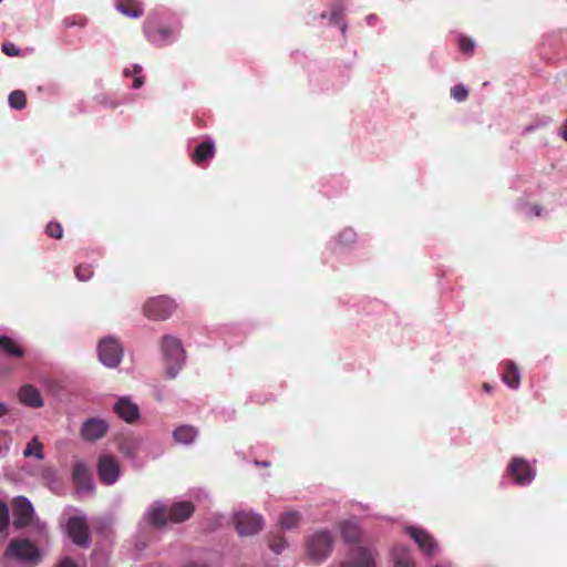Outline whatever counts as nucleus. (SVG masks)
I'll return each instance as SVG.
<instances>
[{
    "instance_id": "1",
    "label": "nucleus",
    "mask_w": 567,
    "mask_h": 567,
    "mask_svg": "<svg viewBox=\"0 0 567 567\" xmlns=\"http://www.w3.org/2000/svg\"><path fill=\"white\" fill-rule=\"evenodd\" d=\"M195 512V506L192 502L182 501L172 504L171 506L154 504L150 507L146 515V522L154 528H163L168 523L181 524Z\"/></svg>"
},
{
    "instance_id": "2",
    "label": "nucleus",
    "mask_w": 567,
    "mask_h": 567,
    "mask_svg": "<svg viewBox=\"0 0 567 567\" xmlns=\"http://www.w3.org/2000/svg\"><path fill=\"white\" fill-rule=\"evenodd\" d=\"M161 351L165 362L166 375L174 379L185 363L186 357L183 343L178 338L166 334L161 340Z\"/></svg>"
},
{
    "instance_id": "3",
    "label": "nucleus",
    "mask_w": 567,
    "mask_h": 567,
    "mask_svg": "<svg viewBox=\"0 0 567 567\" xmlns=\"http://www.w3.org/2000/svg\"><path fill=\"white\" fill-rule=\"evenodd\" d=\"M334 537L326 529H320L310 535L306 540L307 555L316 563L324 561L333 549Z\"/></svg>"
},
{
    "instance_id": "4",
    "label": "nucleus",
    "mask_w": 567,
    "mask_h": 567,
    "mask_svg": "<svg viewBox=\"0 0 567 567\" xmlns=\"http://www.w3.org/2000/svg\"><path fill=\"white\" fill-rule=\"evenodd\" d=\"M176 309L173 299L159 296L151 298L143 306V313L151 320H166Z\"/></svg>"
},
{
    "instance_id": "5",
    "label": "nucleus",
    "mask_w": 567,
    "mask_h": 567,
    "mask_svg": "<svg viewBox=\"0 0 567 567\" xmlns=\"http://www.w3.org/2000/svg\"><path fill=\"white\" fill-rule=\"evenodd\" d=\"M6 555L21 561L32 563L39 558V549L28 539H12L6 549Z\"/></svg>"
},
{
    "instance_id": "6",
    "label": "nucleus",
    "mask_w": 567,
    "mask_h": 567,
    "mask_svg": "<svg viewBox=\"0 0 567 567\" xmlns=\"http://www.w3.org/2000/svg\"><path fill=\"white\" fill-rule=\"evenodd\" d=\"M97 352L100 361L110 368L116 367L120 363L123 354V350L118 340L111 337L100 341Z\"/></svg>"
},
{
    "instance_id": "7",
    "label": "nucleus",
    "mask_w": 567,
    "mask_h": 567,
    "mask_svg": "<svg viewBox=\"0 0 567 567\" xmlns=\"http://www.w3.org/2000/svg\"><path fill=\"white\" fill-rule=\"evenodd\" d=\"M235 526L239 535L250 536L264 527V519L260 515L251 512H238L234 517Z\"/></svg>"
},
{
    "instance_id": "8",
    "label": "nucleus",
    "mask_w": 567,
    "mask_h": 567,
    "mask_svg": "<svg viewBox=\"0 0 567 567\" xmlns=\"http://www.w3.org/2000/svg\"><path fill=\"white\" fill-rule=\"evenodd\" d=\"M96 468L99 478L104 485L114 484L120 476V464L112 455H101Z\"/></svg>"
},
{
    "instance_id": "9",
    "label": "nucleus",
    "mask_w": 567,
    "mask_h": 567,
    "mask_svg": "<svg viewBox=\"0 0 567 567\" xmlns=\"http://www.w3.org/2000/svg\"><path fill=\"white\" fill-rule=\"evenodd\" d=\"M72 482L78 492H94V483L90 467L83 461H76L72 468Z\"/></svg>"
},
{
    "instance_id": "10",
    "label": "nucleus",
    "mask_w": 567,
    "mask_h": 567,
    "mask_svg": "<svg viewBox=\"0 0 567 567\" xmlns=\"http://www.w3.org/2000/svg\"><path fill=\"white\" fill-rule=\"evenodd\" d=\"M12 509L14 516L13 525L16 528H23L31 524L34 511L28 498L23 496L14 498Z\"/></svg>"
},
{
    "instance_id": "11",
    "label": "nucleus",
    "mask_w": 567,
    "mask_h": 567,
    "mask_svg": "<svg viewBox=\"0 0 567 567\" xmlns=\"http://www.w3.org/2000/svg\"><path fill=\"white\" fill-rule=\"evenodd\" d=\"M69 537L78 546L85 547L89 545V527L84 518L71 517L66 524Z\"/></svg>"
},
{
    "instance_id": "12",
    "label": "nucleus",
    "mask_w": 567,
    "mask_h": 567,
    "mask_svg": "<svg viewBox=\"0 0 567 567\" xmlns=\"http://www.w3.org/2000/svg\"><path fill=\"white\" fill-rule=\"evenodd\" d=\"M109 424L103 419L91 417L81 427V436L84 441H96L105 436Z\"/></svg>"
},
{
    "instance_id": "13",
    "label": "nucleus",
    "mask_w": 567,
    "mask_h": 567,
    "mask_svg": "<svg viewBox=\"0 0 567 567\" xmlns=\"http://www.w3.org/2000/svg\"><path fill=\"white\" fill-rule=\"evenodd\" d=\"M507 473L512 475L519 485H526L533 480L532 467L524 458L514 457L507 467Z\"/></svg>"
},
{
    "instance_id": "14",
    "label": "nucleus",
    "mask_w": 567,
    "mask_h": 567,
    "mask_svg": "<svg viewBox=\"0 0 567 567\" xmlns=\"http://www.w3.org/2000/svg\"><path fill=\"white\" fill-rule=\"evenodd\" d=\"M374 555L367 547H355L351 550L350 558L344 560L340 567H374Z\"/></svg>"
},
{
    "instance_id": "15",
    "label": "nucleus",
    "mask_w": 567,
    "mask_h": 567,
    "mask_svg": "<svg viewBox=\"0 0 567 567\" xmlns=\"http://www.w3.org/2000/svg\"><path fill=\"white\" fill-rule=\"evenodd\" d=\"M145 32L148 39L158 47L171 44L175 38V32L169 27L153 28L151 24H147Z\"/></svg>"
},
{
    "instance_id": "16",
    "label": "nucleus",
    "mask_w": 567,
    "mask_h": 567,
    "mask_svg": "<svg viewBox=\"0 0 567 567\" xmlns=\"http://www.w3.org/2000/svg\"><path fill=\"white\" fill-rule=\"evenodd\" d=\"M115 413L127 423H133L140 417L138 406L128 398H121L114 405Z\"/></svg>"
},
{
    "instance_id": "17",
    "label": "nucleus",
    "mask_w": 567,
    "mask_h": 567,
    "mask_svg": "<svg viewBox=\"0 0 567 567\" xmlns=\"http://www.w3.org/2000/svg\"><path fill=\"white\" fill-rule=\"evenodd\" d=\"M408 533L419 545L422 551H424L426 555H432L434 553L436 544L433 537L424 529L417 527H409Z\"/></svg>"
},
{
    "instance_id": "18",
    "label": "nucleus",
    "mask_w": 567,
    "mask_h": 567,
    "mask_svg": "<svg viewBox=\"0 0 567 567\" xmlns=\"http://www.w3.org/2000/svg\"><path fill=\"white\" fill-rule=\"evenodd\" d=\"M215 143L210 140H206L196 146L192 155V159L195 164L203 165L208 159H212L215 156Z\"/></svg>"
},
{
    "instance_id": "19",
    "label": "nucleus",
    "mask_w": 567,
    "mask_h": 567,
    "mask_svg": "<svg viewBox=\"0 0 567 567\" xmlns=\"http://www.w3.org/2000/svg\"><path fill=\"white\" fill-rule=\"evenodd\" d=\"M116 9L122 14L137 19L143 16L144 9L138 0H117Z\"/></svg>"
},
{
    "instance_id": "20",
    "label": "nucleus",
    "mask_w": 567,
    "mask_h": 567,
    "mask_svg": "<svg viewBox=\"0 0 567 567\" xmlns=\"http://www.w3.org/2000/svg\"><path fill=\"white\" fill-rule=\"evenodd\" d=\"M0 354L8 358H23L24 350L13 339L0 334Z\"/></svg>"
},
{
    "instance_id": "21",
    "label": "nucleus",
    "mask_w": 567,
    "mask_h": 567,
    "mask_svg": "<svg viewBox=\"0 0 567 567\" xmlns=\"http://www.w3.org/2000/svg\"><path fill=\"white\" fill-rule=\"evenodd\" d=\"M20 401L32 408H40L43 401L40 392L32 385H23L19 391Z\"/></svg>"
},
{
    "instance_id": "22",
    "label": "nucleus",
    "mask_w": 567,
    "mask_h": 567,
    "mask_svg": "<svg viewBox=\"0 0 567 567\" xmlns=\"http://www.w3.org/2000/svg\"><path fill=\"white\" fill-rule=\"evenodd\" d=\"M504 371L502 380L512 389H517L520 383V375L517 367L512 362L507 361L504 363Z\"/></svg>"
},
{
    "instance_id": "23",
    "label": "nucleus",
    "mask_w": 567,
    "mask_h": 567,
    "mask_svg": "<svg viewBox=\"0 0 567 567\" xmlns=\"http://www.w3.org/2000/svg\"><path fill=\"white\" fill-rule=\"evenodd\" d=\"M198 434L196 427L192 425H181L173 432V437L177 443L181 444H190L194 442Z\"/></svg>"
},
{
    "instance_id": "24",
    "label": "nucleus",
    "mask_w": 567,
    "mask_h": 567,
    "mask_svg": "<svg viewBox=\"0 0 567 567\" xmlns=\"http://www.w3.org/2000/svg\"><path fill=\"white\" fill-rule=\"evenodd\" d=\"M340 530L342 538L349 544H354L360 539L361 532L355 523L344 522L340 525Z\"/></svg>"
},
{
    "instance_id": "25",
    "label": "nucleus",
    "mask_w": 567,
    "mask_h": 567,
    "mask_svg": "<svg viewBox=\"0 0 567 567\" xmlns=\"http://www.w3.org/2000/svg\"><path fill=\"white\" fill-rule=\"evenodd\" d=\"M301 515L298 512H286L280 516L279 524L282 529L296 528L300 522Z\"/></svg>"
},
{
    "instance_id": "26",
    "label": "nucleus",
    "mask_w": 567,
    "mask_h": 567,
    "mask_svg": "<svg viewBox=\"0 0 567 567\" xmlns=\"http://www.w3.org/2000/svg\"><path fill=\"white\" fill-rule=\"evenodd\" d=\"M42 450H43L42 443L38 440V437H33L27 444V446H25V449L23 451V455L25 457L34 456L38 460H42L43 458Z\"/></svg>"
},
{
    "instance_id": "27",
    "label": "nucleus",
    "mask_w": 567,
    "mask_h": 567,
    "mask_svg": "<svg viewBox=\"0 0 567 567\" xmlns=\"http://www.w3.org/2000/svg\"><path fill=\"white\" fill-rule=\"evenodd\" d=\"M9 104L12 109L22 110L27 105V95L21 90L12 91L9 95Z\"/></svg>"
},
{
    "instance_id": "28",
    "label": "nucleus",
    "mask_w": 567,
    "mask_h": 567,
    "mask_svg": "<svg viewBox=\"0 0 567 567\" xmlns=\"http://www.w3.org/2000/svg\"><path fill=\"white\" fill-rule=\"evenodd\" d=\"M394 561L395 567H416L414 560L405 549L400 553H395Z\"/></svg>"
},
{
    "instance_id": "29",
    "label": "nucleus",
    "mask_w": 567,
    "mask_h": 567,
    "mask_svg": "<svg viewBox=\"0 0 567 567\" xmlns=\"http://www.w3.org/2000/svg\"><path fill=\"white\" fill-rule=\"evenodd\" d=\"M74 274L79 280L85 281L92 277L93 269L91 265L81 264L74 269Z\"/></svg>"
},
{
    "instance_id": "30",
    "label": "nucleus",
    "mask_w": 567,
    "mask_h": 567,
    "mask_svg": "<svg viewBox=\"0 0 567 567\" xmlns=\"http://www.w3.org/2000/svg\"><path fill=\"white\" fill-rule=\"evenodd\" d=\"M45 233L49 237L54 239H61L63 237V228L60 223H49L47 225Z\"/></svg>"
},
{
    "instance_id": "31",
    "label": "nucleus",
    "mask_w": 567,
    "mask_h": 567,
    "mask_svg": "<svg viewBox=\"0 0 567 567\" xmlns=\"http://www.w3.org/2000/svg\"><path fill=\"white\" fill-rule=\"evenodd\" d=\"M9 525V508L8 505L0 499V533H3Z\"/></svg>"
},
{
    "instance_id": "32",
    "label": "nucleus",
    "mask_w": 567,
    "mask_h": 567,
    "mask_svg": "<svg viewBox=\"0 0 567 567\" xmlns=\"http://www.w3.org/2000/svg\"><path fill=\"white\" fill-rule=\"evenodd\" d=\"M287 546L286 539L282 536H272L269 538V547L276 553L280 554Z\"/></svg>"
},
{
    "instance_id": "33",
    "label": "nucleus",
    "mask_w": 567,
    "mask_h": 567,
    "mask_svg": "<svg viewBox=\"0 0 567 567\" xmlns=\"http://www.w3.org/2000/svg\"><path fill=\"white\" fill-rule=\"evenodd\" d=\"M451 95L456 101L463 102V101H465L467 99L468 91H467V89L464 85L458 84V85H455V86H453L451 89Z\"/></svg>"
},
{
    "instance_id": "34",
    "label": "nucleus",
    "mask_w": 567,
    "mask_h": 567,
    "mask_svg": "<svg viewBox=\"0 0 567 567\" xmlns=\"http://www.w3.org/2000/svg\"><path fill=\"white\" fill-rule=\"evenodd\" d=\"M460 50L465 54H472L474 51V41L468 37H461L458 40Z\"/></svg>"
},
{
    "instance_id": "35",
    "label": "nucleus",
    "mask_w": 567,
    "mask_h": 567,
    "mask_svg": "<svg viewBox=\"0 0 567 567\" xmlns=\"http://www.w3.org/2000/svg\"><path fill=\"white\" fill-rule=\"evenodd\" d=\"M342 13H343L342 4L339 2L333 3L331 7V12H330V21L336 24H339V22L342 18Z\"/></svg>"
},
{
    "instance_id": "36",
    "label": "nucleus",
    "mask_w": 567,
    "mask_h": 567,
    "mask_svg": "<svg viewBox=\"0 0 567 567\" xmlns=\"http://www.w3.org/2000/svg\"><path fill=\"white\" fill-rule=\"evenodd\" d=\"M2 51L8 55V56H19L21 51L20 49L12 42H6L2 44Z\"/></svg>"
},
{
    "instance_id": "37",
    "label": "nucleus",
    "mask_w": 567,
    "mask_h": 567,
    "mask_svg": "<svg viewBox=\"0 0 567 567\" xmlns=\"http://www.w3.org/2000/svg\"><path fill=\"white\" fill-rule=\"evenodd\" d=\"M355 238V234L353 230L351 229H344L342 233H340L339 235V240L341 243H351L353 241Z\"/></svg>"
},
{
    "instance_id": "38",
    "label": "nucleus",
    "mask_w": 567,
    "mask_h": 567,
    "mask_svg": "<svg viewBox=\"0 0 567 567\" xmlns=\"http://www.w3.org/2000/svg\"><path fill=\"white\" fill-rule=\"evenodd\" d=\"M58 567H79V566L76 565V563L73 559L65 557L61 560V563L59 564Z\"/></svg>"
},
{
    "instance_id": "39",
    "label": "nucleus",
    "mask_w": 567,
    "mask_h": 567,
    "mask_svg": "<svg viewBox=\"0 0 567 567\" xmlns=\"http://www.w3.org/2000/svg\"><path fill=\"white\" fill-rule=\"evenodd\" d=\"M184 567H209L207 564L205 563H199V561H188L184 565Z\"/></svg>"
},
{
    "instance_id": "40",
    "label": "nucleus",
    "mask_w": 567,
    "mask_h": 567,
    "mask_svg": "<svg viewBox=\"0 0 567 567\" xmlns=\"http://www.w3.org/2000/svg\"><path fill=\"white\" fill-rule=\"evenodd\" d=\"M143 84H144V78H142V76H136L133 81L134 89H140Z\"/></svg>"
},
{
    "instance_id": "41",
    "label": "nucleus",
    "mask_w": 567,
    "mask_h": 567,
    "mask_svg": "<svg viewBox=\"0 0 567 567\" xmlns=\"http://www.w3.org/2000/svg\"><path fill=\"white\" fill-rule=\"evenodd\" d=\"M560 136L567 142V121L565 122V124L561 127Z\"/></svg>"
},
{
    "instance_id": "42",
    "label": "nucleus",
    "mask_w": 567,
    "mask_h": 567,
    "mask_svg": "<svg viewBox=\"0 0 567 567\" xmlns=\"http://www.w3.org/2000/svg\"><path fill=\"white\" fill-rule=\"evenodd\" d=\"M8 413V409L3 403H0V416H3Z\"/></svg>"
},
{
    "instance_id": "43",
    "label": "nucleus",
    "mask_w": 567,
    "mask_h": 567,
    "mask_svg": "<svg viewBox=\"0 0 567 567\" xmlns=\"http://www.w3.org/2000/svg\"><path fill=\"white\" fill-rule=\"evenodd\" d=\"M141 71H142L141 65L136 64V65L133 66V73L134 74H138V73H141Z\"/></svg>"
},
{
    "instance_id": "44",
    "label": "nucleus",
    "mask_w": 567,
    "mask_h": 567,
    "mask_svg": "<svg viewBox=\"0 0 567 567\" xmlns=\"http://www.w3.org/2000/svg\"><path fill=\"white\" fill-rule=\"evenodd\" d=\"M483 390L487 393H489L492 391V386L488 384V383H484L483 384Z\"/></svg>"
},
{
    "instance_id": "45",
    "label": "nucleus",
    "mask_w": 567,
    "mask_h": 567,
    "mask_svg": "<svg viewBox=\"0 0 567 567\" xmlns=\"http://www.w3.org/2000/svg\"><path fill=\"white\" fill-rule=\"evenodd\" d=\"M125 75L128 76L131 75V72L128 70L125 71Z\"/></svg>"
},
{
    "instance_id": "46",
    "label": "nucleus",
    "mask_w": 567,
    "mask_h": 567,
    "mask_svg": "<svg viewBox=\"0 0 567 567\" xmlns=\"http://www.w3.org/2000/svg\"><path fill=\"white\" fill-rule=\"evenodd\" d=\"M262 466H269V463L268 462H264Z\"/></svg>"
}]
</instances>
